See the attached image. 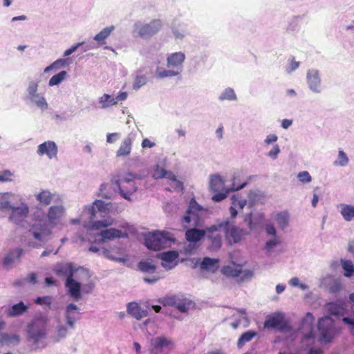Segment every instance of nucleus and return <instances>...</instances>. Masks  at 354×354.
Masks as SVG:
<instances>
[{
  "label": "nucleus",
  "mask_w": 354,
  "mask_h": 354,
  "mask_svg": "<svg viewBox=\"0 0 354 354\" xmlns=\"http://www.w3.org/2000/svg\"><path fill=\"white\" fill-rule=\"evenodd\" d=\"M179 73L178 71L167 70L162 67H158L156 71L157 75L160 78L176 76Z\"/></svg>",
  "instance_id": "obj_40"
},
{
  "label": "nucleus",
  "mask_w": 354,
  "mask_h": 354,
  "mask_svg": "<svg viewBox=\"0 0 354 354\" xmlns=\"http://www.w3.org/2000/svg\"><path fill=\"white\" fill-rule=\"evenodd\" d=\"M222 227H219V224L212 225L210 227L207 228V233L205 236L210 241L209 248L212 250H218L222 245L221 240V231Z\"/></svg>",
  "instance_id": "obj_10"
},
{
  "label": "nucleus",
  "mask_w": 354,
  "mask_h": 354,
  "mask_svg": "<svg viewBox=\"0 0 354 354\" xmlns=\"http://www.w3.org/2000/svg\"><path fill=\"white\" fill-rule=\"evenodd\" d=\"M247 183H243L240 185L236 186L234 183L232 184V186L230 189H227L225 193L218 192L214 194L212 196V200L215 202H220L227 198V194L230 191H237L242 188H243L246 185Z\"/></svg>",
  "instance_id": "obj_26"
},
{
  "label": "nucleus",
  "mask_w": 354,
  "mask_h": 354,
  "mask_svg": "<svg viewBox=\"0 0 354 354\" xmlns=\"http://www.w3.org/2000/svg\"><path fill=\"white\" fill-rule=\"evenodd\" d=\"M236 94L232 88H226L223 93L220 96V99L223 100H236Z\"/></svg>",
  "instance_id": "obj_45"
},
{
  "label": "nucleus",
  "mask_w": 354,
  "mask_h": 354,
  "mask_svg": "<svg viewBox=\"0 0 354 354\" xmlns=\"http://www.w3.org/2000/svg\"><path fill=\"white\" fill-rule=\"evenodd\" d=\"M178 257V253L176 251H168L161 254V259L162 260V266L164 267H169V268L174 267L176 263L175 261Z\"/></svg>",
  "instance_id": "obj_21"
},
{
  "label": "nucleus",
  "mask_w": 354,
  "mask_h": 354,
  "mask_svg": "<svg viewBox=\"0 0 354 354\" xmlns=\"http://www.w3.org/2000/svg\"><path fill=\"white\" fill-rule=\"evenodd\" d=\"M279 243V241L276 238H274L273 239H271L266 243V250H270L273 247L278 245Z\"/></svg>",
  "instance_id": "obj_61"
},
{
  "label": "nucleus",
  "mask_w": 354,
  "mask_h": 354,
  "mask_svg": "<svg viewBox=\"0 0 354 354\" xmlns=\"http://www.w3.org/2000/svg\"><path fill=\"white\" fill-rule=\"evenodd\" d=\"M56 273L57 274H62L67 275L66 287L68 288L71 297L76 301L79 300L81 298V285L73 279V270L71 265L70 264L66 266H62L59 268H57Z\"/></svg>",
  "instance_id": "obj_3"
},
{
  "label": "nucleus",
  "mask_w": 354,
  "mask_h": 354,
  "mask_svg": "<svg viewBox=\"0 0 354 354\" xmlns=\"http://www.w3.org/2000/svg\"><path fill=\"white\" fill-rule=\"evenodd\" d=\"M222 272L227 277H237L243 272L242 266L239 264L225 266L223 268Z\"/></svg>",
  "instance_id": "obj_25"
},
{
  "label": "nucleus",
  "mask_w": 354,
  "mask_h": 354,
  "mask_svg": "<svg viewBox=\"0 0 354 354\" xmlns=\"http://www.w3.org/2000/svg\"><path fill=\"white\" fill-rule=\"evenodd\" d=\"M138 268L140 271L149 274H155L156 270V266L149 261H140L138 263Z\"/></svg>",
  "instance_id": "obj_31"
},
{
  "label": "nucleus",
  "mask_w": 354,
  "mask_h": 354,
  "mask_svg": "<svg viewBox=\"0 0 354 354\" xmlns=\"http://www.w3.org/2000/svg\"><path fill=\"white\" fill-rule=\"evenodd\" d=\"M318 329L322 342H329L334 337V321L328 316L322 317L318 322Z\"/></svg>",
  "instance_id": "obj_7"
},
{
  "label": "nucleus",
  "mask_w": 354,
  "mask_h": 354,
  "mask_svg": "<svg viewBox=\"0 0 354 354\" xmlns=\"http://www.w3.org/2000/svg\"><path fill=\"white\" fill-rule=\"evenodd\" d=\"M66 72L62 71L59 73L53 75L49 80V85L51 86L58 85L62 81H63L66 78Z\"/></svg>",
  "instance_id": "obj_41"
},
{
  "label": "nucleus",
  "mask_w": 354,
  "mask_h": 354,
  "mask_svg": "<svg viewBox=\"0 0 354 354\" xmlns=\"http://www.w3.org/2000/svg\"><path fill=\"white\" fill-rule=\"evenodd\" d=\"M327 310L333 315H342L344 312V307L343 304L330 302L326 305Z\"/></svg>",
  "instance_id": "obj_30"
},
{
  "label": "nucleus",
  "mask_w": 354,
  "mask_h": 354,
  "mask_svg": "<svg viewBox=\"0 0 354 354\" xmlns=\"http://www.w3.org/2000/svg\"><path fill=\"white\" fill-rule=\"evenodd\" d=\"M47 319L44 318H37L32 321L28 325L27 335L28 339L32 340L34 344H38L39 342L45 338L46 335Z\"/></svg>",
  "instance_id": "obj_4"
},
{
  "label": "nucleus",
  "mask_w": 354,
  "mask_h": 354,
  "mask_svg": "<svg viewBox=\"0 0 354 354\" xmlns=\"http://www.w3.org/2000/svg\"><path fill=\"white\" fill-rule=\"evenodd\" d=\"M276 220L279 225L283 228L288 223V214L286 212H280L276 215Z\"/></svg>",
  "instance_id": "obj_44"
},
{
  "label": "nucleus",
  "mask_w": 354,
  "mask_h": 354,
  "mask_svg": "<svg viewBox=\"0 0 354 354\" xmlns=\"http://www.w3.org/2000/svg\"><path fill=\"white\" fill-rule=\"evenodd\" d=\"M28 212V208L26 205L17 207H12L10 219L12 222L19 224L27 216Z\"/></svg>",
  "instance_id": "obj_14"
},
{
  "label": "nucleus",
  "mask_w": 354,
  "mask_h": 354,
  "mask_svg": "<svg viewBox=\"0 0 354 354\" xmlns=\"http://www.w3.org/2000/svg\"><path fill=\"white\" fill-rule=\"evenodd\" d=\"M224 187V181L218 175H214L211 177L209 182V188L213 192H219Z\"/></svg>",
  "instance_id": "obj_28"
},
{
  "label": "nucleus",
  "mask_w": 354,
  "mask_h": 354,
  "mask_svg": "<svg viewBox=\"0 0 354 354\" xmlns=\"http://www.w3.org/2000/svg\"><path fill=\"white\" fill-rule=\"evenodd\" d=\"M119 137H120V133H108L106 136V141L109 143H113L117 140V139Z\"/></svg>",
  "instance_id": "obj_60"
},
{
  "label": "nucleus",
  "mask_w": 354,
  "mask_h": 354,
  "mask_svg": "<svg viewBox=\"0 0 354 354\" xmlns=\"http://www.w3.org/2000/svg\"><path fill=\"white\" fill-rule=\"evenodd\" d=\"M93 205L94 206L91 209L92 217H95V209H97L98 212L103 213H106L109 210L108 204L105 203L103 201H95Z\"/></svg>",
  "instance_id": "obj_38"
},
{
  "label": "nucleus",
  "mask_w": 354,
  "mask_h": 354,
  "mask_svg": "<svg viewBox=\"0 0 354 354\" xmlns=\"http://www.w3.org/2000/svg\"><path fill=\"white\" fill-rule=\"evenodd\" d=\"M37 153L39 156L46 154L49 158H52L57 153V147L53 141L44 142L38 146Z\"/></svg>",
  "instance_id": "obj_13"
},
{
  "label": "nucleus",
  "mask_w": 354,
  "mask_h": 354,
  "mask_svg": "<svg viewBox=\"0 0 354 354\" xmlns=\"http://www.w3.org/2000/svg\"><path fill=\"white\" fill-rule=\"evenodd\" d=\"M280 152V149L278 145H274L273 148L269 151V156L272 158H276Z\"/></svg>",
  "instance_id": "obj_62"
},
{
  "label": "nucleus",
  "mask_w": 354,
  "mask_h": 354,
  "mask_svg": "<svg viewBox=\"0 0 354 354\" xmlns=\"http://www.w3.org/2000/svg\"><path fill=\"white\" fill-rule=\"evenodd\" d=\"M307 82L311 90L319 93L320 91V78L316 70H311L307 75Z\"/></svg>",
  "instance_id": "obj_17"
},
{
  "label": "nucleus",
  "mask_w": 354,
  "mask_h": 354,
  "mask_svg": "<svg viewBox=\"0 0 354 354\" xmlns=\"http://www.w3.org/2000/svg\"><path fill=\"white\" fill-rule=\"evenodd\" d=\"M127 313L137 320L147 317L148 312L147 310H143L136 302H130L127 305Z\"/></svg>",
  "instance_id": "obj_15"
},
{
  "label": "nucleus",
  "mask_w": 354,
  "mask_h": 354,
  "mask_svg": "<svg viewBox=\"0 0 354 354\" xmlns=\"http://www.w3.org/2000/svg\"><path fill=\"white\" fill-rule=\"evenodd\" d=\"M315 335L313 330V328L310 329L309 333L308 334L304 335L302 342L304 343L305 342L310 341V344L313 342V339H315Z\"/></svg>",
  "instance_id": "obj_58"
},
{
  "label": "nucleus",
  "mask_w": 354,
  "mask_h": 354,
  "mask_svg": "<svg viewBox=\"0 0 354 354\" xmlns=\"http://www.w3.org/2000/svg\"><path fill=\"white\" fill-rule=\"evenodd\" d=\"M116 184L118 186L120 194L127 200H130V195L137 190L136 183L133 179L127 178L119 179L116 181Z\"/></svg>",
  "instance_id": "obj_11"
},
{
  "label": "nucleus",
  "mask_w": 354,
  "mask_h": 354,
  "mask_svg": "<svg viewBox=\"0 0 354 354\" xmlns=\"http://www.w3.org/2000/svg\"><path fill=\"white\" fill-rule=\"evenodd\" d=\"M35 303L38 305H46L48 307L52 304V297L50 296L39 297L35 300Z\"/></svg>",
  "instance_id": "obj_48"
},
{
  "label": "nucleus",
  "mask_w": 354,
  "mask_h": 354,
  "mask_svg": "<svg viewBox=\"0 0 354 354\" xmlns=\"http://www.w3.org/2000/svg\"><path fill=\"white\" fill-rule=\"evenodd\" d=\"M219 227H222L226 239L230 243L239 242L246 234V232L243 230L234 226L228 221L220 223Z\"/></svg>",
  "instance_id": "obj_8"
},
{
  "label": "nucleus",
  "mask_w": 354,
  "mask_h": 354,
  "mask_svg": "<svg viewBox=\"0 0 354 354\" xmlns=\"http://www.w3.org/2000/svg\"><path fill=\"white\" fill-rule=\"evenodd\" d=\"M132 144L133 138L130 136H128L122 140L119 149H118L116 152L117 156L120 157L129 156L131 151Z\"/></svg>",
  "instance_id": "obj_20"
},
{
  "label": "nucleus",
  "mask_w": 354,
  "mask_h": 354,
  "mask_svg": "<svg viewBox=\"0 0 354 354\" xmlns=\"http://www.w3.org/2000/svg\"><path fill=\"white\" fill-rule=\"evenodd\" d=\"M173 346V342L165 336L153 337L150 341L151 353L162 352L164 348H171Z\"/></svg>",
  "instance_id": "obj_12"
},
{
  "label": "nucleus",
  "mask_w": 354,
  "mask_h": 354,
  "mask_svg": "<svg viewBox=\"0 0 354 354\" xmlns=\"http://www.w3.org/2000/svg\"><path fill=\"white\" fill-rule=\"evenodd\" d=\"M175 241L174 235L169 232L156 231L146 234L145 237L147 248L154 251L169 247Z\"/></svg>",
  "instance_id": "obj_1"
},
{
  "label": "nucleus",
  "mask_w": 354,
  "mask_h": 354,
  "mask_svg": "<svg viewBox=\"0 0 354 354\" xmlns=\"http://www.w3.org/2000/svg\"><path fill=\"white\" fill-rule=\"evenodd\" d=\"M155 146V143L149 140L148 138H145L142 142V148H152Z\"/></svg>",
  "instance_id": "obj_63"
},
{
  "label": "nucleus",
  "mask_w": 354,
  "mask_h": 354,
  "mask_svg": "<svg viewBox=\"0 0 354 354\" xmlns=\"http://www.w3.org/2000/svg\"><path fill=\"white\" fill-rule=\"evenodd\" d=\"M127 93L120 91L118 93L116 97H115L114 99H111L109 101V103L106 104V105H115L120 101L125 100L127 99Z\"/></svg>",
  "instance_id": "obj_49"
},
{
  "label": "nucleus",
  "mask_w": 354,
  "mask_h": 354,
  "mask_svg": "<svg viewBox=\"0 0 354 354\" xmlns=\"http://www.w3.org/2000/svg\"><path fill=\"white\" fill-rule=\"evenodd\" d=\"M264 327L267 328H277L281 332H286L291 330L290 326L288 321L286 320L284 315L281 313H275L268 315L264 322Z\"/></svg>",
  "instance_id": "obj_6"
},
{
  "label": "nucleus",
  "mask_w": 354,
  "mask_h": 354,
  "mask_svg": "<svg viewBox=\"0 0 354 354\" xmlns=\"http://www.w3.org/2000/svg\"><path fill=\"white\" fill-rule=\"evenodd\" d=\"M1 338L0 339L1 344H3V343L8 344V343H12V342L18 344L20 341L19 335H16V334L9 335L8 333H2L1 335Z\"/></svg>",
  "instance_id": "obj_39"
},
{
  "label": "nucleus",
  "mask_w": 354,
  "mask_h": 354,
  "mask_svg": "<svg viewBox=\"0 0 354 354\" xmlns=\"http://www.w3.org/2000/svg\"><path fill=\"white\" fill-rule=\"evenodd\" d=\"M185 58V55L181 52H176L168 56L167 66L168 67H178L180 66L184 62Z\"/></svg>",
  "instance_id": "obj_23"
},
{
  "label": "nucleus",
  "mask_w": 354,
  "mask_h": 354,
  "mask_svg": "<svg viewBox=\"0 0 354 354\" xmlns=\"http://www.w3.org/2000/svg\"><path fill=\"white\" fill-rule=\"evenodd\" d=\"M160 19H153L149 24L136 26V32L142 38H149L156 35L162 28Z\"/></svg>",
  "instance_id": "obj_9"
},
{
  "label": "nucleus",
  "mask_w": 354,
  "mask_h": 354,
  "mask_svg": "<svg viewBox=\"0 0 354 354\" xmlns=\"http://www.w3.org/2000/svg\"><path fill=\"white\" fill-rule=\"evenodd\" d=\"M28 309V306L23 301L10 306L5 310V313L8 317H15L23 315Z\"/></svg>",
  "instance_id": "obj_16"
},
{
  "label": "nucleus",
  "mask_w": 354,
  "mask_h": 354,
  "mask_svg": "<svg viewBox=\"0 0 354 354\" xmlns=\"http://www.w3.org/2000/svg\"><path fill=\"white\" fill-rule=\"evenodd\" d=\"M218 260L205 257L201 263V268L204 270L215 272L218 268Z\"/></svg>",
  "instance_id": "obj_24"
},
{
  "label": "nucleus",
  "mask_w": 354,
  "mask_h": 354,
  "mask_svg": "<svg viewBox=\"0 0 354 354\" xmlns=\"http://www.w3.org/2000/svg\"><path fill=\"white\" fill-rule=\"evenodd\" d=\"M164 178H167L169 180L176 182L178 184V186L179 187H180L181 189L183 188V183L177 180L176 176L171 171L166 170V174L164 176Z\"/></svg>",
  "instance_id": "obj_56"
},
{
  "label": "nucleus",
  "mask_w": 354,
  "mask_h": 354,
  "mask_svg": "<svg viewBox=\"0 0 354 354\" xmlns=\"http://www.w3.org/2000/svg\"><path fill=\"white\" fill-rule=\"evenodd\" d=\"M111 99H114L109 94H104L100 99V102L102 104V107L111 106V105H106V104L109 103V101Z\"/></svg>",
  "instance_id": "obj_57"
},
{
  "label": "nucleus",
  "mask_w": 354,
  "mask_h": 354,
  "mask_svg": "<svg viewBox=\"0 0 354 354\" xmlns=\"http://www.w3.org/2000/svg\"><path fill=\"white\" fill-rule=\"evenodd\" d=\"M180 26L179 24L174 22L172 24V31L176 38H183L185 35V30L183 28L178 29Z\"/></svg>",
  "instance_id": "obj_47"
},
{
  "label": "nucleus",
  "mask_w": 354,
  "mask_h": 354,
  "mask_svg": "<svg viewBox=\"0 0 354 354\" xmlns=\"http://www.w3.org/2000/svg\"><path fill=\"white\" fill-rule=\"evenodd\" d=\"M342 268L344 270V276L350 277L354 275V265L351 260H341Z\"/></svg>",
  "instance_id": "obj_36"
},
{
  "label": "nucleus",
  "mask_w": 354,
  "mask_h": 354,
  "mask_svg": "<svg viewBox=\"0 0 354 354\" xmlns=\"http://www.w3.org/2000/svg\"><path fill=\"white\" fill-rule=\"evenodd\" d=\"M207 229L198 230L195 227L187 230L185 232V239L187 241L196 243L205 236Z\"/></svg>",
  "instance_id": "obj_18"
},
{
  "label": "nucleus",
  "mask_w": 354,
  "mask_h": 354,
  "mask_svg": "<svg viewBox=\"0 0 354 354\" xmlns=\"http://www.w3.org/2000/svg\"><path fill=\"white\" fill-rule=\"evenodd\" d=\"M166 170L164 168L160 167L159 165H157L154 169L153 177L155 179H161L164 178Z\"/></svg>",
  "instance_id": "obj_51"
},
{
  "label": "nucleus",
  "mask_w": 354,
  "mask_h": 354,
  "mask_svg": "<svg viewBox=\"0 0 354 354\" xmlns=\"http://www.w3.org/2000/svg\"><path fill=\"white\" fill-rule=\"evenodd\" d=\"M348 162V158L346 154L342 150L338 153V158L335 161L336 165L345 166Z\"/></svg>",
  "instance_id": "obj_46"
},
{
  "label": "nucleus",
  "mask_w": 354,
  "mask_h": 354,
  "mask_svg": "<svg viewBox=\"0 0 354 354\" xmlns=\"http://www.w3.org/2000/svg\"><path fill=\"white\" fill-rule=\"evenodd\" d=\"M79 314L78 307L73 304H70L66 310V319L67 324L71 327L73 328L74 324L77 319V315Z\"/></svg>",
  "instance_id": "obj_19"
},
{
  "label": "nucleus",
  "mask_w": 354,
  "mask_h": 354,
  "mask_svg": "<svg viewBox=\"0 0 354 354\" xmlns=\"http://www.w3.org/2000/svg\"><path fill=\"white\" fill-rule=\"evenodd\" d=\"M31 100L42 109H46L48 107V104L44 97H41L39 95H37V96H35V97H34V100Z\"/></svg>",
  "instance_id": "obj_52"
},
{
  "label": "nucleus",
  "mask_w": 354,
  "mask_h": 354,
  "mask_svg": "<svg viewBox=\"0 0 354 354\" xmlns=\"http://www.w3.org/2000/svg\"><path fill=\"white\" fill-rule=\"evenodd\" d=\"M160 279V277L157 274H153L151 277H145L143 278L145 282L148 283H154L157 282Z\"/></svg>",
  "instance_id": "obj_59"
},
{
  "label": "nucleus",
  "mask_w": 354,
  "mask_h": 354,
  "mask_svg": "<svg viewBox=\"0 0 354 354\" xmlns=\"http://www.w3.org/2000/svg\"><path fill=\"white\" fill-rule=\"evenodd\" d=\"M38 85L35 82H31L28 88L29 97L30 100H34L35 96H37V91Z\"/></svg>",
  "instance_id": "obj_53"
},
{
  "label": "nucleus",
  "mask_w": 354,
  "mask_h": 354,
  "mask_svg": "<svg viewBox=\"0 0 354 354\" xmlns=\"http://www.w3.org/2000/svg\"><path fill=\"white\" fill-rule=\"evenodd\" d=\"M266 232L269 235L274 236L276 234V230L273 225L268 224L266 226Z\"/></svg>",
  "instance_id": "obj_64"
},
{
  "label": "nucleus",
  "mask_w": 354,
  "mask_h": 354,
  "mask_svg": "<svg viewBox=\"0 0 354 354\" xmlns=\"http://www.w3.org/2000/svg\"><path fill=\"white\" fill-rule=\"evenodd\" d=\"M37 200L44 205H48L52 201V194L49 191H42L37 195Z\"/></svg>",
  "instance_id": "obj_37"
},
{
  "label": "nucleus",
  "mask_w": 354,
  "mask_h": 354,
  "mask_svg": "<svg viewBox=\"0 0 354 354\" xmlns=\"http://www.w3.org/2000/svg\"><path fill=\"white\" fill-rule=\"evenodd\" d=\"M297 178H299V180L301 182H302L304 183H310L312 180V178L310 176V174L306 171L299 172L297 174Z\"/></svg>",
  "instance_id": "obj_54"
},
{
  "label": "nucleus",
  "mask_w": 354,
  "mask_h": 354,
  "mask_svg": "<svg viewBox=\"0 0 354 354\" xmlns=\"http://www.w3.org/2000/svg\"><path fill=\"white\" fill-rule=\"evenodd\" d=\"M13 174L9 170H4L0 172V181L8 182L11 181Z\"/></svg>",
  "instance_id": "obj_55"
},
{
  "label": "nucleus",
  "mask_w": 354,
  "mask_h": 354,
  "mask_svg": "<svg viewBox=\"0 0 354 354\" xmlns=\"http://www.w3.org/2000/svg\"><path fill=\"white\" fill-rule=\"evenodd\" d=\"M100 234L102 236L103 241L106 240H112L115 238L127 236V234H123L120 230L115 228L102 230Z\"/></svg>",
  "instance_id": "obj_22"
},
{
  "label": "nucleus",
  "mask_w": 354,
  "mask_h": 354,
  "mask_svg": "<svg viewBox=\"0 0 354 354\" xmlns=\"http://www.w3.org/2000/svg\"><path fill=\"white\" fill-rule=\"evenodd\" d=\"M23 254V250L21 248H17L12 252L8 254L3 260V265L8 266L15 261V259H19Z\"/></svg>",
  "instance_id": "obj_33"
},
{
  "label": "nucleus",
  "mask_w": 354,
  "mask_h": 354,
  "mask_svg": "<svg viewBox=\"0 0 354 354\" xmlns=\"http://www.w3.org/2000/svg\"><path fill=\"white\" fill-rule=\"evenodd\" d=\"M257 336V333L254 330H248L243 333L237 341L238 348H242L247 342L251 341Z\"/></svg>",
  "instance_id": "obj_27"
},
{
  "label": "nucleus",
  "mask_w": 354,
  "mask_h": 354,
  "mask_svg": "<svg viewBox=\"0 0 354 354\" xmlns=\"http://www.w3.org/2000/svg\"><path fill=\"white\" fill-rule=\"evenodd\" d=\"M114 30V26H109L102 29L98 34H97L94 39L98 43L104 44V40L111 34Z\"/></svg>",
  "instance_id": "obj_32"
},
{
  "label": "nucleus",
  "mask_w": 354,
  "mask_h": 354,
  "mask_svg": "<svg viewBox=\"0 0 354 354\" xmlns=\"http://www.w3.org/2000/svg\"><path fill=\"white\" fill-rule=\"evenodd\" d=\"M203 208L198 204L194 198H192L189 205L186 214L183 217L181 223L185 228L189 226L198 227L201 223L200 213Z\"/></svg>",
  "instance_id": "obj_2"
},
{
  "label": "nucleus",
  "mask_w": 354,
  "mask_h": 354,
  "mask_svg": "<svg viewBox=\"0 0 354 354\" xmlns=\"http://www.w3.org/2000/svg\"><path fill=\"white\" fill-rule=\"evenodd\" d=\"M64 213V208L59 206H52L50 207L48 213L49 221L53 223L58 220Z\"/></svg>",
  "instance_id": "obj_29"
},
{
  "label": "nucleus",
  "mask_w": 354,
  "mask_h": 354,
  "mask_svg": "<svg viewBox=\"0 0 354 354\" xmlns=\"http://www.w3.org/2000/svg\"><path fill=\"white\" fill-rule=\"evenodd\" d=\"M147 83V77L145 75H138L133 82V88L138 89Z\"/></svg>",
  "instance_id": "obj_50"
},
{
  "label": "nucleus",
  "mask_w": 354,
  "mask_h": 354,
  "mask_svg": "<svg viewBox=\"0 0 354 354\" xmlns=\"http://www.w3.org/2000/svg\"><path fill=\"white\" fill-rule=\"evenodd\" d=\"M160 302L164 306L175 307L182 313H187L195 305L191 299L183 295L167 296L163 297Z\"/></svg>",
  "instance_id": "obj_5"
},
{
  "label": "nucleus",
  "mask_w": 354,
  "mask_h": 354,
  "mask_svg": "<svg viewBox=\"0 0 354 354\" xmlns=\"http://www.w3.org/2000/svg\"><path fill=\"white\" fill-rule=\"evenodd\" d=\"M66 64H67V60L65 59H57L55 62H54L52 64H50V66H47L45 68L44 72L47 73V72H48V71H50L51 70L59 69V68L66 66Z\"/></svg>",
  "instance_id": "obj_42"
},
{
  "label": "nucleus",
  "mask_w": 354,
  "mask_h": 354,
  "mask_svg": "<svg viewBox=\"0 0 354 354\" xmlns=\"http://www.w3.org/2000/svg\"><path fill=\"white\" fill-rule=\"evenodd\" d=\"M232 206L236 207L239 209H243L246 205V201L242 199L241 196L238 195H233L231 198Z\"/></svg>",
  "instance_id": "obj_43"
},
{
  "label": "nucleus",
  "mask_w": 354,
  "mask_h": 354,
  "mask_svg": "<svg viewBox=\"0 0 354 354\" xmlns=\"http://www.w3.org/2000/svg\"><path fill=\"white\" fill-rule=\"evenodd\" d=\"M341 214L346 221H351L354 218V206L344 205L341 209Z\"/></svg>",
  "instance_id": "obj_35"
},
{
  "label": "nucleus",
  "mask_w": 354,
  "mask_h": 354,
  "mask_svg": "<svg viewBox=\"0 0 354 354\" xmlns=\"http://www.w3.org/2000/svg\"><path fill=\"white\" fill-rule=\"evenodd\" d=\"M113 224V219L107 218L103 221H94L91 223L89 228L91 230H100Z\"/></svg>",
  "instance_id": "obj_34"
}]
</instances>
